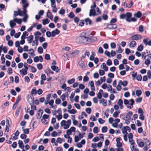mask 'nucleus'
Instances as JSON below:
<instances>
[{"mask_svg": "<svg viewBox=\"0 0 151 151\" xmlns=\"http://www.w3.org/2000/svg\"><path fill=\"white\" fill-rule=\"evenodd\" d=\"M133 2H132V1H131V3L128 5L127 4H126V7L128 8H130L133 5Z\"/></svg>", "mask_w": 151, "mask_h": 151, "instance_id": "nucleus-53", "label": "nucleus"}, {"mask_svg": "<svg viewBox=\"0 0 151 151\" xmlns=\"http://www.w3.org/2000/svg\"><path fill=\"white\" fill-rule=\"evenodd\" d=\"M132 16V14L130 12H127V17H126V21L128 22H131V17Z\"/></svg>", "mask_w": 151, "mask_h": 151, "instance_id": "nucleus-12", "label": "nucleus"}, {"mask_svg": "<svg viewBox=\"0 0 151 151\" xmlns=\"http://www.w3.org/2000/svg\"><path fill=\"white\" fill-rule=\"evenodd\" d=\"M106 63L108 65L110 66L112 64V62L111 60L110 59H109L107 61Z\"/></svg>", "mask_w": 151, "mask_h": 151, "instance_id": "nucleus-58", "label": "nucleus"}, {"mask_svg": "<svg viewBox=\"0 0 151 151\" xmlns=\"http://www.w3.org/2000/svg\"><path fill=\"white\" fill-rule=\"evenodd\" d=\"M117 24H107L106 28L109 29H114L117 27Z\"/></svg>", "mask_w": 151, "mask_h": 151, "instance_id": "nucleus-6", "label": "nucleus"}, {"mask_svg": "<svg viewBox=\"0 0 151 151\" xmlns=\"http://www.w3.org/2000/svg\"><path fill=\"white\" fill-rule=\"evenodd\" d=\"M129 142L131 145H133L135 144V142L133 138L129 139Z\"/></svg>", "mask_w": 151, "mask_h": 151, "instance_id": "nucleus-57", "label": "nucleus"}, {"mask_svg": "<svg viewBox=\"0 0 151 151\" xmlns=\"http://www.w3.org/2000/svg\"><path fill=\"white\" fill-rule=\"evenodd\" d=\"M86 34V32H83L81 33L80 37L81 38H88V37L85 36Z\"/></svg>", "mask_w": 151, "mask_h": 151, "instance_id": "nucleus-47", "label": "nucleus"}, {"mask_svg": "<svg viewBox=\"0 0 151 151\" xmlns=\"http://www.w3.org/2000/svg\"><path fill=\"white\" fill-rule=\"evenodd\" d=\"M136 93L137 96H139L141 95L142 91L140 90H137L136 91Z\"/></svg>", "mask_w": 151, "mask_h": 151, "instance_id": "nucleus-41", "label": "nucleus"}, {"mask_svg": "<svg viewBox=\"0 0 151 151\" xmlns=\"http://www.w3.org/2000/svg\"><path fill=\"white\" fill-rule=\"evenodd\" d=\"M134 103V101L132 99H130L129 101L126 99H124V104L129 109H131L133 107Z\"/></svg>", "mask_w": 151, "mask_h": 151, "instance_id": "nucleus-3", "label": "nucleus"}, {"mask_svg": "<svg viewBox=\"0 0 151 151\" xmlns=\"http://www.w3.org/2000/svg\"><path fill=\"white\" fill-rule=\"evenodd\" d=\"M146 60L145 61V64L148 65L150 63V61L149 59H145Z\"/></svg>", "mask_w": 151, "mask_h": 151, "instance_id": "nucleus-60", "label": "nucleus"}, {"mask_svg": "<svg viewBox=\"0 0 151 151\" xmlns=\"http://www.w3.org/2000/svg\"><path fill=\"white\" fill-rule=\"evenodd\" d=\"M68 57V55L67 54H64L63 56V58L64 60H67Z\"/></svg>", "mask_w": 151, "mask_h": 151, "instance_id": "nucleus-46", "label": "nucleus"}, {"mask_svg": "<svg viewBox=\"0 0 151 151\" xmlns=\"http://www.w3.org/2000/svg\"><path fill=\"white\" fill-rule=\"evenodd\" d=\"M43 113V111L41 109L39 110L36 115L37 118L39 119H40L42 116Z\"/></svg>", "mask_w": 151, "mask_h": 151, "instance_id": "nucleus-10", "label": "nucleus"}, {"mask_svg": "<svg viewBox=\"0 0 151 151\" xmlns=\"http://www.w3.org/2000/svg\"><path fill=\"white\" fill-rule=\"evenodd\" d=\"M89 84L90 86V88L91 90L95 91V88L94 86L93 82L92 81H89Z\"/></svg>", "mask_w": 151, "mask_h": 151, "instance_id": "nucleus-13", "label": "nucleus"}, {"mask_svg": "<svg viewBox=\"0 0 151 151\" xmlns=\"http://www.w3.org/2000/svg\"><path fill=\"white\" fill-rule=\"evenodd\" d=\"M85 21L86 23V25L88 24V23L89 25H91L92 23V21L91 20L89 19V18H88L85 19Z\"/></svg>", "mask_w": 151, "mask_h": 151, "instance_id": "nucleus-31", "label": "nucleus"}, {"mask_svg": "<svg viewBox=\"0 0 151 151\" xmlns=\"http://www.w3.org/2000/svg\"><path fill=\"white\" fill-rule=\"evenodd\" d=\"M75 81V79L74 78H72L68 80L67 81V82L68 84H71L74 83Z\"/></svg>", "mask_w": 151, "mask_h": 151, "instance_id": "nucleus-38", "label": "nucleus"}, {"mask_svg": "<svg viewBox=\"0 0 151 151\" xmlns=\"http://www.w3.org/2000/svg\"><path fill=\"white\" fill-rule=\"evenodd\" d=\"M136 42L135 41H132L130 42V47H134L136 46Z\"/></svg>", "mask_w": 151, "mask_h": 151, "instance_id": "nucleus-55", "label": "nucleus"}, {"mask_svg": "<svg viewBox=\"0 0 151 151\" xmlns=\"http://www.w3.org/2000/svg\"><path fill=\"white\" fill-rule=\"evenodd\" d=\"M42 24L43 25H45L46 24L49 23L50 21L47 18L45 19H43L42 20Z\"/></svg>", "mask_w": 151, "mask_h": 151, "instance_id": "nucleus-33", "label": "nucleus"}, {"mask_svg": "<svg viewBox=\"0 0 151 151\" xmlns=\"http://www.w3.org/2000/svg\"><path fill=\"white\" fill-rule=\"evenodd\" d=\"M78 53H79L78 51V50L75 51H74L72 52L70 54V56L71 57H73L75 56L76 55H77L78 54Z\"/></svg>", "mask_w": 151, "mask_h": 151, "instance_id": "nucleus-28", "label": "nucleus"}, {"mask_svg": "<svg viewBox=\"0 0 151 151\" xmlns=\"http://www.w3.org/2000/svg\"><path fill=\"white\" fill-rule=\"evenodd\" d=\"M28 35V32L27 31H24L23 32L21 38H26V37Z\"/></svg>", "mask_w": 151, "mask_h": 151, "instance_id": "nucleus-43", "label": "nucleus"}, {"mask_svg": "<svg viewBox=\"0 0 151 151\" xmlns=\"http://www.w3.org/2000/svg\"><path fill=\"white\" fill-rule=\"evenodd\" d=\"M35 38H43V36L42 37H40L39 35H41V33L39 31L35 33Z\"/></svg>", "mask_w": 151, "mask_h": 151, "instance_id": "nucleus-32", "label": "nucleus"}, {"mask_svg": "<svg viewBox=\"0 0 151 151\" xmlns=\"http://www.w3.org/2000/svg\"><path fill=\"white\" fill-rule=\"evenodd\" d=\"M103 93V91L102 89H100L97 95V97L98 99H100L101 98L102 94Z\"/></svg>", "mask_w": 151, "mask_h": 151, "instance_id": "nucleus-21", "label": "nucleus"}, {"mask_svg": "<svg viewBox=\"0 0 151 151\" xmlns=\"http://www.w3.org/2000/svg\"><path fill=\"white\" fill-rule=\"evenodd\" d=\"M143 42L146 45H151V40L148 41L147 39L144 40Z\"/></svg>", "mask_w": 151, "mask_h": 151, "instance_id": "nucleus-26", "label": "nucleus"}, {"mask_svg": "<svg viewBox=\"0 0 151 151\" xmlns=\"http://www.w3.org/2000/svg\"><path fill=\"white\" fill-rule=\"evenodd\" d=\"M34 98L33 96H28L27 97V100L28 102L30 104H31L33 103Z\"/></svg>", "mask_w": 151, "mask_h": 151, "instance_id": "nucleus-9", "label": "nucleus"}, {"mask_svg": "<svg viewBox=\"0 0 151 151\" xmlns=\"http://www.w3.org/2000/svg\"><path fill=\"white\" fill-rule=\"evenodd\" d=\"M123 52V50H122L120 47L119 46L118 47V50L116 51L117 53H121Z\"/></svg>", "mask_w": 151, "mask_h": 151, "instance_id": "nucleus-62", "label": "nucleus"}, {"mask_svg": "<svg viewBox=\"0 0 151 151\" xmlns=\"http://www.w3.org/2000/svg\"><path fill=\"white\" fill-rule=\"evenodd\" d=\"M139 31L142 32L144 31V27L142 25H140L139 28Z\"/></svg>", "mask_w": 151, "mask_h": 151, "instance_id": "nucleus-50", "label": "nucleus"}, {"mask_svg": "<svg viewBox=\"0 0 151 151\" xmlns=\"http://www.w3.org/2000/svg\"><path fill=\"white\" fill-rule=\"evenodd\" d=\"M118 83L120 85H122L124 86H125L127 84V82L126 81H122L120 80L118 81Z\"/></svg>", "mask_w": 151, "mask_h": 151, "instance_id": "nucleus-15", "label": "nucleus"}, {"mask_svg": "<svg viewBox=\"0 0 151 151\" xmlns=\"http://www.w3.org/2000/svg\"><path fill=\"white\" fill-rule=\"evenodd\" d=\"M144 139L145 141V143L147 145H149L150 144V142L148 139L145 138Z\"/></svg>", "mask_w": 151, "mask_h": 151, "instance_id": "nucleus-56", "label": "nucleus"}, {"mask_svg": "<svg viewBox=\"0 0 151 151\" xmlns=\"http://www.w3.org/2000/svg\"><path fill=\"white\" fill-rule=\"evenodd\" d=\"M78 64L82 68V69H85L86 68V66L85 63L83 61L80 60L78 62Z\"/></svg>", "mask_w": 151, "mask_h": 151, "instance_id": "nucleus-11", "label": "nucleus"}, {"mask_svg": "<svg viewBox=\"0 0 151 151\" xmlns=\"http://www.w3.org/2000/svg\"><path fill=\"white\" fill-rule=\"evenodd\" d=\"M18 11H14V14H13L14 16V17H15L19 15V16L22 15L21 14L19 13V12L20 11V9H17Z\"/></svg>", "mask_w": 151, "mask_h": 151, "instance_id": "nucleus-22", "label": "nucleus"}, {"mask_svg": "<svg viewBox=\"0 0 151 151\" xmlns=\"http://www.w3.org/2000/svg\"><path fill=\"white\" fill-rule=\"evenodd\" d=\"M27 70L26 69H22V70H20L19 73L22 77H23L24 75L27 74Z\"/></svg>", "mask_w": 151, "mask_h": 151, "instance_id": "nucleus-7", "label": "nucleus"}, {"mask_svg": "<svg viewBox=\"0 0 151 151\" xmlns=\"http://www.w3.org/2000/svg\"><path fill=\"white\" fill-rule=\"evenodd\" d=\"M27 10H25V11H24V9H23V11H21L20 10L19 13L21 14L22 15L21 16H24V15L26 14H27Z\"/></svg>", "mask_w": 151, "mask_h": 151, "instance_id": "nucleus-39", "label": "nucleus"}, {"mask_svg": "<svg viewBox=\"0 0 151 151\" xmlns=\"http://www.w3.org/2000/svg\"><path fill=\"white\" fill-rule=\"evenodd\" d=\"M101 67L105 71H107L108 70V67L106 66V64L104 63L102 64Z\"/></svg>", "mask_w": 151, "mask_h": 151, "instance_id": "nucleus-35", "label": "nucleus"}, {"mask_svg": "<svg viewBox=\"0 0 151 151\" xmlns=\"http://www.w3.org/2000/svg\"><path fill=\"white\" fill-rule=\"evenodd\" d=\"M142 98L141 97H140L137 98L136 99V101L137 103H139L142 101Z\"/></svg>", "mask_w": 151, "mask_h": 151, "instance_id": "nucleus-59", "label": "nucleus"}, {"mask_svg": "<svg viewBox=\"0 0 151 151\" xmlns=\"http://www.w3.org/2000/svg\"><path fill=\"white\" fill-rule=\"evenodd\" d=\"M47 16L50 19H52L53 18V16L51 12H49V10L47 12Z\"/></svg>", "mask_w": 151, "mask_h": 151, "instance_id": "nucleus-27", "label": "nucleus"}, {"mask_svg": "<svg viewBox=\"0 0 151 151\" xmlns=\"http://www.w3.org/2000/svg\"><path fill=\"white\" fill-rule=\"evenodd\" d=\"M14 20V19L13 20H11L10 21L9 23L10 27L11 28H13L16 25V23Z\"/></svg>", "mask_w": 151, "mask_h": 151, "instance_id": "nucleus-19", "label": "nucleus"}, {"mask_svg": "<svg viewBox=\"0 0 151 151\" xmlns=\"http://www.w3.org/2000/svg\"><path fill=\"white\" fill-rule=\"evenodd\" d=\"M100 103H102L104 106H106L107 105V101L103 99H101L100 101Z\"/></svg>", "mask_w": 151, "mask_h": 151, "instance_id": "nucleus-17", "label": "nucleus"}, {"mask_svg": "<svg viewBox=\"0 0 151 151\" xmlns=\"http://www.w3.org/2000/svg\"><path fill=\"white\" fill-rule=\"evenodd\" d=\"M99 122L100 124H104L105 122V121L102 119L101 118H99L98 119Z\"/></svg>", "mask_w": 151, "mask_h": 151, "instance_id": "nucleus-51", "label": "nucleus"}, {"mask_svg": "<svg viewBox=\"0 0 151 151\" xmlns=\"http://www.w3.org/2000/svg\"><path fill=\"white\" fill-rule=\"evenodd\" d=\"M33 38H28V41L29 43H30V44L32 46H34L35 45H38V38H35L34 40Z\"/></svg>", "mask_w": 151, "mask_h": 151, "instance_id": "nucleus-4", "label": "nucleus"}, {"mask_svg": "<svg viewBox=\"0 0 151 151\" xmlns=\"http://www.w3.org/2000/svg\"><path fill=\"white\" fill-rule=\"evenodd\" d=\"M132 145V148H131L132 151H139V150L135 147L134 145Z\"/></svg>", "mask_w": 151, "mask_h": 151, "instance_id": "nucleus-49", "label": "nucleus"}, {"mask_svg": "<svg viewBox=\"0 0 151 151\" xmlns=\"http://www.w3.org/2000/svg\"><path fill=\"white\" fill-rule=\"evenodd\" d=\"M117 19L116 18H113L111 19L110 22V23L114 24V23L117 22Z\"/></svg>", "mask_w": 151, "mask_h": 151, "instance_id": "nucleus-48", "label": "nucleus"}, {"mask_svg": "<svg viewBox=\"0 0 151 151\" xmlns=\"http://www.w3.org/2000/svg\"><path fill=\"white\" fill-rule=\"evenodd\" d=\"M67 111L70 114H75L77 112L74 109L71 110H68Z\"/></svg>", "mask_w": 151, "mask_h": 151, "instance_id": "nucleus-40", "label": "nucleus"}, {"mask_svg": "<svg viewBox=\"0 0 151 151\" xmlns=\"http://www.w3.org/2000/svg\"><path fill=\"white\" fill-rule=\"evenodd\" d=\"M95 55V53L94 52H91V55L89 57V59L91 61L93 60L94 58V56Z\"/></svg>", "mask_w": 151, "mask_h": 151, "instance_id": "nucleus-37", "label": "nucleus"}, {"mask_svg": "<svg viewBox=\"0 0 151 151\" xmlns=\"http://www.w3.org/2000/svg\"><path fill=\"white\" fill-rule=\"evenodd\" d=\"M97 15L96 14L95 10L94 9H91L90 10L89 13V16H95Z\"/></svg>", "mask_w": 151, "mask_h": 151, "instance_id": "nucleus-18", "label": "nucleus"}, {"mask_svg": "<svg viewBox=\"0 0 151 151\" xmlns=\"http://www.w3.org/2000/svg\"><path fill=\"white\" fill-rule=\"evenodd\" d=\"M37 68L40 70H41L42 68V65L40 63L37 64Z\"/></svg>", "mask_w": 151, "mask_h": 151, "instance_id": "nucleus-64", "label": "nucleus"}, {"mask_svg": "<svg viewBox=\"0 0 151 151\" xmlns=\"http://www.w3.org/2000/svg\"><path fill=\"white\" fill-rule=\"evenodd\" d=\"M93 131L94 133L96 134L98 133L99 132L98 128L97 127H95L93 129Z\"/></svg>", "mask_w": 151, "mask_h": 151, "instance_id": "nucleus-52", "label": "nucleus"}, {"mask_svg": "<svg viewBox=\"0 0 151 151\" xmlns=\"http://www.w3.org/2000/svg\"><path fill=\"white\" fill-rule=\"evenodd\" d=\"M114 123L112 124V126L114 127H117V124L120 122V119H116L114 121Z\"/></svg>", "mask_w": 151, "mask_h": 151, "instance_id": "nucleus-14", "label": "nucleus"}, {"mask_svg": "<svg viewBox=\"0 0 151 151\" xmlns=\"http://www.w3.org/2000/svg\"><path fill=\"white\" fill-rule=\"evenodd\" d=\"M107 130V127L106 126L103 127L101 128V131L103 133H105L106 132Z\"/></svg>", "mask_w": 151, "mask_h": 151, "instance_id": "nucleus-44", "label": "nucleus"}, {"mask_svg": "<svg viewBox=\"0 0 151 151\" xmlns=\"http://www.w3.org/2000/svg\"><path fill=\"white\" fill-rule=\"evenodd\" d=\"M28 53L29 54H30L32 56H34L35 54L34 53V51L32 49H31L28 50Z\"/></svg>", "mask_w": 151, "mask_h": 151, "instance_id": "nucleus-36", "label": "nucleus"}, {"mask_svg": "<svg viewBox=\"0 0 151 151\" xmlns=\"http://www.w3.org/2000/svg\"><path fill=\"white\" fill-rule=\"evenodd\" d=\"M96 39L93 38H76V42L78 44L83 43L86 44L96 41Z\"/></svg>", "mask_w": 151, "mask_h": 151, "instance_id": "nucleus-1", "label": "nucleus"}, {"mask_svg": "<svg viewBox=\"0 0 151 151\" xmlns=\"http://www.w3.org/2000/svg\"><path fill=\"white\" fill-rule=\"evenodd\" d=\"M120 113V111H116L114 112L112 116L114 118H116L118 116V115Z\"/></svg>", "mask_w": 151, "mask_h": 151, "instance_id": "nucleus-25", "label": "nucleus"}, {"mask_svg": "<svg viewBox=\"0 0 151 151\" xmlns=\"http://www.w3.org/2000/svg\"><path fill=\"white\" fill-rule=\"evenodd\" d=\"M134 16L137 18H139L142 16V14L140 11H138L134 14Z\"/></svg>", "mask_w": 151, "mask_h": 151, "instance_id": "nucleus-23", "label": "nucleus"}, {"mask_svg": "<svg viewBox=\"0 0 151 151\" xmlns=\"http://www.w3.org/2000/svg\"><path fill=\"white\" fill-rule=\"evenodd\" d=\"M23 4V9H24V11H25V10H27L26 9L29 6V4L27 3Z\"/></svg>", "mask_w": 151, "mask_h": 151, "instance_id": "nucleus-45", "label": "nucleus"}, {"mask_svg": "<svg viewBox=\"0 0 151 151\" xmlns=\"http://www.w3.org/2000/svg\"><path fill=\"white\" fill-rule=\"evenodd\" d=\"M14 20L18 24H21L22 21V19L15 18H14Z\"/></svg>", "mask_w": 151, "mask_h": 151, "instance_id": "nucleus-30", "label": "nucleus"}, {"mask_svg": "<svg viewBox=\"0 0 151 151\" xmlns=\"http://www.w3.org/2000/svg\"><path fill=\"white\" fill-rule=\"evenodd\" d=\"M117 105L120 106V109H122L123 108V101L121 99L118 100V102L117 103Z\"/></svg>", "mask_w": 151, "mask_h": 151, "instance_id": "nucleus-16", "label": "nucleus"}, {"mask_svg": "<svg viewBox=\"0 0 151 151\" xmlns=\"http://www.w3.org/2000/svg\"><path fill=\"white\" fill-rule=\"evenodd\" d=\"M133 114L132 112V111H129L126 117L128 119H130L131 118V117L132 116Z\"/></svg>", "mask_w": 151, "mask_h": 151, "instance_id": "nucleus-34", "label": "nucleus"}, {"mask_svg": "<svg viewBox=\"0 0 151 151\" xmlns=\"http://www.w3.org/2000/svg\"><path fill=\"white\" fill-rule=\"evenodd\" d=\"M85 111L88 114H90L91 113V108H86L85 109Z\"/></svg>", "mask_w": 151, "mask_h": 151, "instance_id": "nucleus-63", "label": "nucleus"}, {"mask_svg": "<svg viewBox=\"0 0 151 151\" xmlns=\"http://www.w3.org/2000/svg\"><path fill=\"white\" fill-rule=\"evenodd\" d=\"M127 17V12L125 14H122L120 15V18L122 19H124L126 17Z\"/></svg>", "mask_w": 151, "mask_h": 151, "instance_id": "nucleus-54", "label": "nucleus"}, {"mask_svg": "<svg viewBox=\"0 0 151 151\" xmlns=\"http://www.w3.org/2000/svg\"><path fill=\"white\" fill-rule=\"evenodd\" d=\"M24 16V17L23 19V20L24 22H25L27 21V19L28 18V16L27 14Z\"/></svg>", "mask_w": 151, "mask_h": 151, "instance_id": "nucleus-61", "label": "nucleus"}, {"mask_svg": "<svg viewBox=\"0 0 151 151\" xmlns=\"http://www.w3.org/2000/svg\"><path fill=\"white\" fill-rule=\"evenodd\" d=\"M51 7L52 8V11L54 13H56L57 12V9L56 7L55 4L54 5H51Z\"/></svg>", "mask_w": 151, "mask_h": 151, "instance_id": "nucleus-29", "label": "nucleus"}, {"mask_svg": "<svg viewBox=\"0 0 151 151\" xmlns=\"http://www.w3.org/2000/svg\"><path fill=\"white\" fill-rule=\"evenodd\" d=\"M71 124V120L68 119L67 121L65 120H62L60 122L61 127H63L65 129H68Z\"/></svg>", "mask_w": 151, "mask_h": 151, "instance_id": "nucleus-2", "label": "nucleus"}, {"mask_svg": "<svg viewBox=\"0 0 151 151\" xmlns=\"http://www.w3.org/2000/svg\"><path fill=\"white\" fill-rule=\"evenodd\" d=\"M60 33V31L57 29H56L55 30L52 32V37H54L55 35L58 34Z\"/></svg>", "mask_w": 151, "mask_h": 151, "instance_id": "nucleus-8", "label": "nucleus"}, {"mask_svg": "<svg viewBox=\"0 0 151 151\" xmlns=\"http://www.w3.org/2000/svg\"><path fill=\"white\" fill-rule=\"evenodd\" d=\"M51 68L53 71H55L56 72H58L60 70L58 67L55 65L51 66Z\"/></svg>", "mask_w": 151, "mask_h": 151, "instance_id": "nucleus-20", "label": "nucleus"}, {"mask_svg": "<svg viewBox=\"0 0 151 151\" xmlns=\"http://www.w3.org/2000/svg\"><path fill=\"white\" fill-rule=\"evenodd\" d=\"M18 144L19 145V147L20 148L22 149H24V146L22 141L19 140L18 141Z\"/></svg>", "mask_w": 151, "mask_h": 151, "instance_id": "nucleus-24", "label": "nucleus"}, {"mask_svg": "<svg viewBox=\"0 0 151 151\" xmlns=\"http://www.w3.org/2000/svg\"><path fill=\"white\" fill-rule=\"evenodd\" d=\"M130 128L127 126L123 127L122 129V132L124 134H127L128 133L127 132L128 131L129 132L130 131Z\"/></svg>", "mask_w": 151, "mask_h": 151, "instance_id": "nucleus-5", "label": "nucleus"}, {"mask_svg": "<svg viewBox=\"0 0 151 151\" xmlns=\"http://www.w3.org/2000/svg\"><path fill=\"white\" fill-rule=\"evenodd\" d=\"M7 41H8V44L9 46H12L13 45V42L11 40H9L10 38H6Z\"/></svg>", "mask_w": 151, "mask_h": 151, "instance_id": "nucleus-42", "label": "nucleus"}]
</instances>
